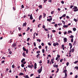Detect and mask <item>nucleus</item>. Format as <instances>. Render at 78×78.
Wrapping results in <instances>:
<instances>
[{
	"mask_svg": "<svg viewBox=\"0 0 78 78\" xmlns=\"http://www.w3.org/2000/svg\"><path fill=\"white\" fill-rule=\"evenodd\" d=\"M42 53H44V52H45V50H44V49H42Z\"/></svg>",
	"mask_w": 78,
	"mask_h": 78,
	"instance_id": "obj_34",
	"label": "nucleus"
},
{
	"mask_svg": "<svg viewBox=\"0 0 78 78\" xmlns=\"http://www.w3.org/2000/svg\"><path fill=\"white\" fill-rule=\"evenodd\" d=\"M46 16V14H45L44 13H43V18H45V16Z\"/></svg>",
	"mask_w": 78,
	"mask_h": 78,
	"instance_id": "obj_13",
	"label": "nucleus"
},
{
	"mask_svg": "<svg viewBox=\"0 0 78 78\" xmlns=\"http://www.w3.org/2000/svg\"><path fill=\"white\" fill-rule=\"evenodd\" d=\"M66 16V14H64L62 16V17H65Z\"/></svg>",
	"mask_w": 78,
	"mask_h": 78,
	"instance_id": "obj_56",
	"label": "nucleus"
},
{
	"mask_svg": "<svg viewBox=\"0 0 78 78\" xmlns=\"http://www.w3.org/2000/svg\"><path fill=\"white\" fill-rule=\"evenodd\" d=\"M69 64V63L68 62H67L66 64V66H68Z\"/></svg>",
	"mask_w": 78,
	"mask_h": 78,
	"instance_id": "obj_35",
	"label": "nucleus"
},
{
	"mask_svg": "<svg viewBox=\"0 0 78 78\" xmlns=\"http://www.w3.org/2000/svg\"><path fill=\"white\" fill-rule=\"evenodd\" d=\"M56 45H59V44H58V43L56 42Z\"/></svg>",
	"mask_w": 78,
	"mask_h": 78,
	"instance_id": "obj_63",
	"label": "nucleus"
},
{
	"mask_svg": "<svg viewBox=\"0 0 78 78\" xmlns=\"http://www.w3.org/2000/svg\"><path fill=\"white\" fill-rule=\"evenodd\" d=\"M41 45L42 46H44V43H42L41 44Z\"/></svg>",
	"mask_w": 78,
	"mask_h": 78,
	"instance_id": "obj_59",
	"label": "nucleus"
},
{
	"mask_svg": "<svg viewBox=\"0 0 78 78\" xmlns=\"http://www.w3.org/2000/svg\"><path fill=\"white\" fill-rule=\"evenodd\" d=\"M57 58H60V55H57Z\"/></svg>",
	"mask_w": 78,
	"mask_h": 78,
	"instance_id": "obj_60",
	"label": "nucleus"
},
{
	"mask_svg": "<svg viewBox=\"0 0 78 78\" xmlns=\"http://www.w3.org/2000/svg\"><path fill=\"white\" fill-rule=\"evenodd\" d=\"M76 41H75L74 42V44H73V45H76Z\"/></svg>",
	"mask_w": 78,
	"mask_h": 78,
	"instance_id": "obj_17",
	"label": "nucleus"
},
{
	"mask_svg": "<svg viewBox=\"0 0 78 78\" xmlns=\"http://www.w3.org/2000/svg\"><path fill=\"white\" fill-rule=\"evenodd\" d=\"M62 22H63V24H64V25H65V22H64V21H62Z\"/></svg>",
	"mask_w": 78,
	"mask_h": 78,
	"instance_id": "obj_58",
	"label": "nucleus"
},
{
	"mask_svg": "<svg viewBox=\"0 0 78 78\" xmlns=\"http://www.w3.org/2000/svg\"><path fill=\"white\" fill-rule=\"evenodd\" d=\"M38 47H39V48H40V49H41V48L42 47L40 45V46H39Z\"/></svg>",
	"mask_w": 78,
	"mask_h": 78,
	"instance_id": "obj_57",
	"label": "nucleus"
},
{
	"mask_svg": "<svg viewBox=\"0 0 78 78\" xmlns=\"http://www.w3.org/2000/svg\"><path fill=\"white\" fill-rule=\"evenodd\" d=\"M34 66L33 65H29L27 66L29 68H31V69H32V68Z\"/></svg>",
	"mask_w": 78,
	"mask_h": 78,
	"instance_id": "obj_2",
	"label": "nucleus"
},
{
	"mask_svg": "<svg viewBox=\"0 0 78 78\" xmlns=\"http://www.w3.org/2000/svg\"><path fill=\"white\" fill-rule=\"evenodd\" d=\"M47 61H48V62H47L48 64H49V62H50V60L49 59Z\"/></svg>",
	"mask_w": 78,
	"mask_h": 78,
	"instance_id": "obj_50",
	"label": "nucleus"
},
{
	"mask_svg": "<svg viewBox=\"0 0 78 78\" xmlns=\"http://www.w3.org/2000/svg\"><path fill=\"white\" fill-rule=\"evenodd\" d=\"M25 58H23L21 61L22 63H23V61H25Z\"/></svg>",
	"mask_w": 78,
	"mask_h": 78,
	"instance_id": "obj_8",
	"label": "nucleus"
},
{
	"mask_svg": "<svg viewBox=\"0 0 78 78\" xmlns=\"http://www.w3.org/2000/svg\"><path fill=\"white\" fill-rule=\"evenodd\" d=\"M30 19H31V20L33 19V16H32V14H31L30 15Z\"/></svg>",
	"mask_w": 78,
	"mask_h": 78,
	"instance_id": "obj_14",
	"label": "nucleus"
},
{
	"mask_svg": "<svg viewBox=\"0 0 78 78\" xmlns=\"http://www.w3.org/2000/svg\"><path fill=\"white\" fill-rule=\"evenodd\" d=\"M33 75H34V74H31L30 75V77H31V76H33Z\"/></svg>",
	"mask_w": 78,
	"mask_h": 78,
	"instance_id": "obj_48",
	"label": "nucleus"
},
{
	"mask_svg": "<svg viewBox=\"0 0 78 78\" xmlns=\"http://www.w3.org/2000/svg\"><path fill=\"white\" fill-rule=\"evenodd\" d=\"M38 7H39V8H42V5H40L38 6Z\"/></svg>",
	"mask_w": 78,
	"mask_h": 78,
	"instance_id": "obj_31",
	"label": "nucleus"
},
{
	"mask_svg": "<svg viewBox=\"0 0 78 78\" xmlns=\"http://www.w3.org/2000/svg\"><path fill=\"white\" fill-rule=\"evenodd\" d=\"M42 66H41V68L40 69H38L37 70L38 72L39 73H41V72H42Z\"/></svg>",
	"mask_w": 78,
	"mask_h": 78,
	"instance_id": "obj_1",
	"label": "nucleus"
},
{
	"mask_svg": "<svg viewBox=\"0 0 78 78\" xmlns=\"http://www.w3.org/2000/svg\"><path fill=\"white\" fill-rule=\"evenodd\" d=\"M26 25H27V23L26 22L23 23V27H26Z\"/></svg>",
	"mask_w": 78,
	"mask_h": 78,
	"instance_id": "obj_10",
	"label": "nucleus"
},
{
	"mask_svg": "<svg viewBox=\"0 0 78 78\" xmlns=\"http://www.w3.org/2000/svg\"><path fill=\"white\" fill-rule=\"evenodd\" d=\"M63 40L64 41V42H66L67 41V38L66 37H65L63 38Z\"/></svg>",
	"mask_w": 78,
	"mask_h": 78,
	"instance_id": "obj_3",
	"label": "nucleus"
},
{
	"mask_svg": "<svg viewBox=\"0 0 78 78\" xmlns=\"http://www.w3.org/2000/svg\"><path fill=\"white\" fill-rule=\"evenodd\" d=\"M63 61V59L62 58V59H60V62H62Z\"/></svg>",
	"mask_w": 78,
	"mask_h": 78,
	"instance_id": "obj_43",
	"label": "nucleus"
},
{
	"mask_svg": "<svg viewBox=\"0 0 78 78\" xmlns=\"http://www.w3.org/2000/svg\"><path fill=\"white\" fill-rule=\"evenodd\" d=\"M78 78V75H76L75 77V78Z\"/></svg>",
	"mask_w": 78,
	"mask_h": 78,
	"instance_id": "obj_62",
	"label": "nucleus"
},
{
	"mask_svg": "<svg viewBox=\"0 0 78 78\" xmlns=\"http://www.w3.org/2000/svg\"><path fill=\"white\" fill-rule=\"evenodd\" d=\"M12 68H13V69H14V68H15V66L14 65H13L12 66Z\"/></svg>",
	"mask_w": 78,
	"mask_h": 78,
	"instance_id": "obj_30",
	"label": "nucleus"
},
{
	"mask_svg": "<svg viewBox=\"0 0 78 78\" xmlns=\"http://www.w3.org/2000/svg\"><path fill=\"white\" fill-rule=\"evenodd\" d=\"M30 28L29 27H27V31H29V30H30Z\"/></svg>",
	"mask_w": 78,
	"mask_h": 78,
	"instance_id": "obj_29",
	"label": "nucleus"
},
{
	"mask_svg": "<svg viewBox=\"0 0 78 78\" xmlns=\"http://www.w3.org/2000/svg\"><path fill=\"white\" fill-rule=\"evenodd\" d=\"M39 64H41V63H42V61L40 60V61H39Z\"/></svg>",
	"mask_w": 78,
	"mask_h": 78,
	"instance_id": "obj_52",
	"label": "nucleus"
},
{
	"mask_svg": "<svg viewBox=\"0 0 78 78\" xmlns=\"http://www.w3.org/2000/svg\"><path fill=\"white\" fill-rule=\"evenodd\" d=\"M48 22H51V20H47Z\"/></svg>",
	"mask_w": 78,
	"mask_h": 78,
	"instance_id": "obj_44",
	"label": "nucleus"
},
{
	"mask_svg": "<svg viewBox=\"0 0 78 78\" xmlns=\"http://www.w3.org/2000/svg\"><path fill=\"white\" fill-rule=\"evenodd\" d=\"M73 31H75L76 30V28L74 27L73 28Z\"/></svg>",
	"mask_w": 78,
	"mask_h": 78,
	"instance_id": "obj_22",
	"label": "nucleus"
},
{
	"mask_svg": "<svg viewBox=\"0 0 78 78\" xmlns=\"http://www.w3.org/2000/svg\"><path fill=\"white\" fill-rule=\"evenodd\" d=\"M37 41H38L39 42H40L41 41V40H40L39 39H37Z\"/></svg>",
	"mask_w": 78,
	"mask_h": 78,
	"instance_id": "obj_20",
	"label": "nucleus"
},
{
	"mask_svg": "<svg viewBox=\"0 0 78 78\" xmlns=\"http://www.w3.org/2000/svg\"><path fill=\"white\" fill-rule=\"evenodd\" d=\"M52 31L53 33H55V32H56V30H52Z\"/></svg>",
	"mask_w": 78,
	"mask_h": 78,
	"instance_id": "obj_49",
	"label": "nucleus"
},
{
	"mask_svg": "<svg viewBox=\"0 0 78 78\" xmlns=\"http://www.w3.org/2000/svg\"><path fill=\"white\" fill-rule=\"evenodd\" d=\"M41 53V51H38L37 52V54H39V53Z\"/></svg>",
	"mask_w": 78,
	"mask_h": 78,
	"instance_id": "obj_25",
	"label": "nucleus"
},
{
	"mask_svg": "<svg viewBox=\"0 0 78 78\" xmlns=\"http://www.w3.org/2000/svg\"><path fill=\"white\" fill-rule=\"evenodd\" d=\"M67 70L66 69H65L63 71V73H66L67 72Z\"/></svg>",
	"mask_w": 78,
	"mask_h": 78,
	"instance_id": "obj_18",
	"label": "nucleus"
},
{
	"mask_svg": "<svg viewBox=\"0 0 78 78\" xmlns=\"http://www.w3.org/2000/svg\"><path fill=\"white\" fill-rule=\"evenodd\" d=\"M73 9H77V7L75 6L73 8Z\"/></svg>",
	"mask_w": 78,
	"mask_h": 78,
	"instance_id": "obj_26",
	"label": "nucleus"
},
{
	"mask_svg": "<svg viewBox=\"0 0 78 78\" xmlns=\"http://www.w3.org/2000/svg\"><path fill=\"white\" fill-rule=\"evenodd\" d=\"M54 46L55 47H56V43H53V44Z\"/></svg>",
	"mask_w": 78,
	"mask_h": 78,
	"instance_id": "obj_39",
	"label": "nucleus"
},
{
	"mask_svg": "<svg viewBox=\"0 0 78 78\" xmlns=\"http://www.w3.org/2000/svg\"><path fill=\"white\" fill-rule=\"evenodd\" d=\"M65 77L66 78H67V73H65Z\"/></svg>",
	"mask_w": 78,
	"mask_h": 78,
	"instance_id": "obj_15",
	"label": "nucleus"
},
{
	"mask_svg": "<svg viewBox=\"0 0 78 78\" xmlns=\"http://www.w3.org/2000/svg\"><path fill=\"white\" fill-rule=\"evenodd\" d=\"M70 38H72V39H73V38L74 37V36H73V35H71V36H70Z\"/></svg>",
	"mask_w": 78,
	"mask_h": 78,
	"instance_id": "obj_27",
	"label": "nucleus"
},
{
	"mask_svg": "<svg viewBox=\"0 0 78 78\" xmlns=\"http://www.w3.org/2000/svg\"><path fill=\"white\" fill-rule=\"evenodd\" d=\"M63 27L64 28H67V27H68V25H64L63 26Z\"/></svg>",
	"mask_w": 78,
	"mask_h": 78,
	"instance_id": "obj_11",
	"label": "nucleus"
},
{
	"mask_svg": "<svg viewBox=\"0 0 78 78\" xmlns=\"http://www.w3.org/2000/svg\"><path fill=\"white\" fill-rule=\"evenodd\" d=\"M54 67H56V68H58V65H55V66H54Z\"/></svg>",
	"mask_w": 78,
	"mask_h": 78,
	"instance_id": "obj_28",
	"label": "nucleus"
},
{
	"mask_svg": "<svg viewBox=\"0 0 78 78\" xmlns=\"http://www.w3.org/2000/svg\"><path fill=\"white\" fill-rule=\"evenodd\" d=\"M55 27V28H56V27H57V26H58V24H55L54 25Z\"/></svg>",
	"mask_w": 78,
	"mask_h": 78,
	"instance_id": "obj_51",
	"label": "nucleus"
},
{
	"mask_svg": "<svg viewBox=\"0 0 78 78\" xmlns=\"http://www.w3.org/2000/svg\"><path fill=\"white\" fill-rule=\"evenodd\" d=\"M78 9H75V10H74V11L75 12H76V11H78Z\"/></svg>",
	"mask_w": 78,
	"mask_h": 78,
	"instance_id": "obj_24",
	"label": "nucleus"
},
{
	"mask_svg": "<svg viewBox=\"0 0 78 78\" xmlns=\"http://www.w3.org/2000/svg\"><path fill=\"white\" fill-rule=\"evenodd\" d=\"M47 18H50L49 19H47V20H52V18H51V16H49V17H47Z\"/></svg>",
	"mask_w": 78,
	"mask_h": 78,
	"instance_id": "obj_4",
	"label": "nucleus"
},
{
	"mask_svg": "<svg viewBox=\"0 0 78 78\" xmlns=\"http://www.w3.org/2000/svg\"><path fill=\"white\" fill-rule=\"evenodd\" d=\"M25 51H26V54H27L28 53V50L27 49Z\"/></svg>",
	"mask_w": 78,
	"mask_h": 78,
	"instance_id": "obj_32",
	"label": "nucleus"
},
{
	"mask_svg": "<svg viewBox=\"0 0 78 78\" xmlns=\"http://www.w3.org/2000/svg\"><path fill=\"white\" fill-rule=\"evenodd\" d=\"M18 30H19V31H20V30H22V29L21 28H20V27H19Z\"/></svg>",
	"mask_w": 78,
	"mask_h": 78,
	"instance_id": "obj_37",
	"label": "nucleus"
},
{
	"mask_svg": "<svg viewBox=\"0 0 78 78\" xmlns=\"http://www.w3.org/2000/svg\"><path fill=\"white\" fill-rule=\"evenodd\" d=\"M24 75V74L22 73H19V76H21L22 75Z\"/></svg>",
	"mask_w": 78,
	"mask_h": 78,
	"instance_id": "obj_9",
	"label": "nucleus"
},
{
	"mask_svg": "<svg viewBox=\"0 0 78 78\" xmlns=\"http://www.w3.org/2000/svg\"><path fill=\"white\" fill-rule=\"evenodd\" d=\"M45 28V25H43V28Z\"/></svg>",
	"mask_w": 78,
	"mask_h": 78,
	"instance_id": "obj_54",
	"label": "nucleus"
},
{
	"mask_svg": "<svg viewBox=\"0 0 78 78\" xmlns=\"http://www.w3.org/2000/svg\"><path fill=\"white\" fill-rule=\"evenodd\" d=\"M23 55L24 57H26V54L25 52H24L23 53Z\"/></svg>",
	"mask_w": 78,
	"mask_h": 78,
	"instance_id": "obj_5",
	"label": "nucleus"
},
{
	"mask_svg": "<svg viewBox=\"0 0 78 78\" xmlns=\"http://www.w3.org/2000/svg\"><path fill=\"white\" fill-rule=\"evenodd\" d=\"M78 62V61H75L74 63V64H76Z\"/></svg>",
	"mask_w": 78,
	"mask_h": 78,
	"instance_id": "obj_55",
	"label": "nucleus"
},
{
	"mask_svg": "<svg viewBox=\"0 0 78 78\" xmlns=\"http://www.w3.org/2000/svg\"><path fill=\"white\" fill-rule=\"evenodd\" d=\"M68 33H72V31L70 30H68Z\"/></svg>",
	"mask_w": 78,
	"mask_h": 78,
	"instance_id": "obj_16",
	"label": "nucleus"
},
{
	"mask_svg": "<svg viewBox=\"0 0 78 78\" xmlns=\"http://www.w3.org/2000/svg\"><path fill=\"white\" fill-rule=\"evenodd\" d=\"M75 49V48H73L72 49V52H74V50Z\"/></svg>",
	"mask_w": 78,
	"mask_h": 78,
	"instance_id": "obj_23",
	"label": "nucleus"
},
{
	"mask_svg": "<svg viewBox=\"0 0 78 78\" xmlns=\"http://www.w3.org/2000/svg\"><path fill=\"white\" fill-rule=\"evenodd\" d=\"M12 42V39H11L10 40V41H9V43H11Z\"/></svg>",
	"mask_w": 78,
	"mask_h": 78,
	"instance_id": "obj_53",
	"label": "nucleus"
},
{
	"mask_svg": "<svg viewBox=\"0 0 78 78\" xmlns=\"http://www.w3.org/2000/svg\"><path fill=\"white\" fill-rule=\"evenodd\" d=\"M64 44H62V48H61L62 49V48H64Z\"/></svg>",
	"mask_w": 78,
	"mask_h": 78,
	"instance_id": "obj_41",
	"label": "nucleus"
},
{
	"mask_svg": "<svg viewBox=\"0 0 78 78\" xmlns=\"http://www.w3.org/2000/svg\"><path fill=\"white\" fill-rule=\"evenodd\" d=\"M5 61L4 60H3L1 62L2 63V64H3L4 63V62H5Z\"/></svg>",
	"mask_w": 78,
	"mask_h": 78,
	"instance_id": "obj_38",
	"label": "nucleus"
},
{
	"mask_svg": "<svg viewBox=\"0 0 78 78\" xmlns=\"http://www.w3.org/2000/svg\"><path fill=\"white\" fill-rule=\"evenodd\" d=\"M30 38H28L27 39V41H28H28H30Z\"/></svg>",
	"mask_w": 78,
	"mask_h": 78,
	"instance_id": "obj_47",
	"label": "nucleus"
},
{
	"mask_svg": "<svg viewBox=\"0 0 78 78\" xmlns=\"http://www.w3.org/2000/svg\"><path fill=\"white\" fill-rule=\"evenodd\" d=\"M54 59H54V58L51 59V61L52 62V64H53V63H54Z\"/></svg>",
	"mask_w": 78,
	"mask_h": 78,
	"instance_id": "obj_6",
	"label": "nucleus"
},
{
	"mask_svg": "<svg viewBox=\"0 0 78 78\" xmlns=\"http://www.w3.org/2000/svg\"><path fill=\"white\" fill-rule=\"evenodd\" d=\"M23 50H24V51H25L27 49H26V48L25 47H23Z\"/></svg>",
	"mask_w": 78,
	"mask_h": 78,
	"instance_id": "obj_21",
	"label": "nucleus"
},
{
	"mask_svg": "<svg viewBox=\"0 0 78 78\" xmlns=\"http://www.w3.org/2000/svg\"><path fill=\"white\" fill-rule=\"evenodd\" d=\"M24 66V64H21V67H23Z\"/></svg>",
	"mask_w": 78,
	"mask_h": 78,
	"instance_id": "obj_33",
	"label": "nucleus"
},
{
	"mask_svg": "<svg viewBox=\"0 0 78 78\" xmlns=\"http://www.w3.org/2000/svg\"><path fill=\"white\" fill-rule=\"evenodd\" d=\"M48 45H50V46L51 45V44L50 43V42L48 43Z\"/></svg>",
	"mask_w": 78,
	"mask_h": 78,
	"instance_id": "obj_42",
	"label": "nucleus"
},
{
	"mask_svg": "<svg viewBox=\"0 0 78 78\" xmlns=\"http://www.w3.org/2000/svg\"><path fill=\"white\" fill-rule=\"evenodd\" d=\"M12 46L13 47H16V44L15 43L13 44H12Z\"/></svg>",
	"mask_w": 78,
	"mask_h": 78,
	"instance_id": "obj_12",
	"label": "nucleus"
},
{
	"mask_svg": "<svg viewBox=\"0 0 78 78\" xmlns=\"http://www.w3.org/2000/svg\"><path fill=\"white\" fill-rule=\"evenodd\" d=\"M23 77H24V78H30V77H29V76H28V75H26L25 76H24Z\"/></svg>",
	"mask_w": 78,
	"mask_h": 78,
	"instance_id": "obj_7",
	"label": "nucleus"
},
{
	"mask_svg": "<svg viewBox=\"0 0 78 78\" xmlns=\"http://www.w3.org/2000/svg\"><path fill=\"white\" fill-rule=\"evenodd\" d=\"M39 55H40V54H39L37 55V58H39Z\"/></svg>",
	"mask_w": 78,
	"mask_h": 78,
	"instance_id": "obj_45",
	"label": "nucleus"
},
{
	"mask_svg": "<svg viewBox=\"0 0 78 78\" xmlns=\"http://www.w3.org/2000/svg\"><path fill=\"white\" fill-rule=\"evenodd\" d=\"M69 45L70 46H71V45H72V44L70 43H69Z\"/></svg>",
	"mask_w": 78,
	"mask_h": 78,
	"instance_id": "obj_64",
	"label": "nucleus"
},
{
	"mask_svg": "<svg viewBox=\"0 0 78 78\" xmlns=\"http://www.w3.org/2000/svg\"><path fill=\"white\" fill-rule=\"evenodd\" d=\"M71 42H73V38L71 39Z\"/></svg>",
	"mask_w": 78,
	"mask_h": 78,
	"instance_id": "obj_36",
	"label": "nucleus"
},
{
	"mask_svg": "<svg viewBox=\"0 0 78 78\" xmlns=\"http://www.w3.org/2000/svg\"><path fill=\"white\" fill-rule=\"evenodd\" d=\"M73 7V5H71L70 7V8H72Z\"/></svg>",
	"mask_w": 78,
	"mask_h": 78,
	"instance_id": "obj_61",
	"label": "nucleus"
},
{
	"mask_svg": "<svg viewBox=\"0 0 78 78\" xmlns=\"http://www.w3.org/2000/svg\"><path fill=\"white\" fill-rule=\"evenodd\" d=\"M41 18H42V15H40L39 17V20H41Z\"/></svg>",
	"mask_w": 78,
	"mask_h": 78,
	"instance_id": "obj_19",
	"label": "nucleus"
},
{
	"mask_svg": "<svg viewBox=\"0 0 78 78\" xmlns=\"http://www.w3.org/2000/svg\"><path fill=\"white\" fill-rule=\"evenodd\" d=\"M34 47H36V42H34Z\"/></svg>",
	"mask_w": 78,
	"mask_h": 78,
	"instance_id": "obj_40",
	"label": "nucleus"
},
{
	"mask_svg": "<svg viewBox=\"0 0 78 78\" xmlns=\"http://www.w3.org/2000/svg\"><path fill=\"white\" fill-rule=\"evenodd\" d=\"M67 32L65 31L64 33V35H66V34H67Z\"/></svg>",
	"mask_w": 78,
	"mask_h": 78,
	"instance_id": "obj_46",
	"label": "nucleus"
}]
</instances>
